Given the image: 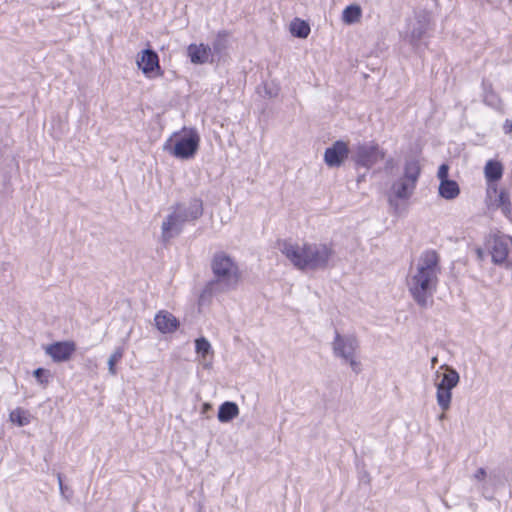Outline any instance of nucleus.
I'll list each match as a JSON object with an SVG mask.
<instances>
[{
	"instance_id": "obj_1",
	"label": "nucleus",
	"mask_w": 512,
	"mask_h": 512,
	"mask_svg": "<svg viewBox=\"0 0 512 512\" xmlns=\"http://www.w3.org/2000/svg\"><path fill=\"white\" fill-rule=\"evenodd\" d=\"M440 274L439 256L433 250L421 254L414 271L407 278L408 290L414 301L422 308L433 302Z\"/></svg>"
},
{
	"instance_id": "obj_2",
	"label": "nucleus",
	"mask_w": 512,
	"mask_h": 512,
	"mask_svg": "<svg viewBox=\"0 0 512 512\" xmlns=\"http://www.w3.org/2000/svg\"><path fill=\"white\" fill-rule=\"evenodd\" d=\"M279 250L299 270H324L334 256L331 245L325 243L302 244L284 240L279 243Z\"/></svg>"
},
{
	"instance_id": "obj_3",
	"label": "nucleus",
	"mask_w": 512,
	"mask_h": 512,
	"mask_svg": "<svg viewBox=\"0 0 512 512\" xmlns=\"http://www.w3.org/2000/svg\"><path fill=\"white\" fill-rule=\"evenodd\" d=\"M213 278L206 284L205 292L210 294L228 292L236 288L240 272L235 260L225 252H216L211 259Z\"/></svg>"
},
{
	"instance_id": "obj_4",
	"label": "nucleus",
	"mask_w": 512,
	"mask_h": 512,
	"mask_svg": "<svg viewBox=\"0 0 512 512\" xmlns=\"http://www.w3.org/2000/svg\"><path fill=\"white\" fill-rule=\"evenodd\" d=\"M202 214L203 202L199 198L191 199L188 205L177 203L162 222L161 241L163 243L170 242L182 232L186 222L197 220Z\"/></svg>"
},
{
	"instance_id": "obj_5",
	"label": "nucleus",
	"mask_w": 512,
	"mask_h": 512,
	"mask_svg": "<svg viewBox=\"0 0 512 512\" xmlns=\"http://www.w3.org/2000/svg\"><path fill=\"white\" fill-rule=\"evenodd\" d=\"M359 340L353 334H340L335 331V336L332 342V351L335 357L340 358L345 363H348L352 371L359 374L362 370L361 362L357 359V352L359 350Z\"/></svg>"
},
{
	"instance_id": "obj_6",
	"label": "nucleus",
	"mask_w": 512,
	"mask_h": 512,
	"mask_svg": "<svg viewBox=\"0 0 512 512\" xmlns=\"http://www.w3.org/2000/svg\"><path fill=\"white\" fill-rule=\"evenodd\" d=\"M440 368L445 369V373L440 374L439 371L436 372V400L441 410L447 411L451 406L452 390L458 385L460 376L454 368L446 364L442 365Z\"/></svg>"
},
{
	"instance_id": "obj_7",
	"label": "nucleus",
	"mask_w": 512,
	"mask_h": 512,
	"mask_svg": "<svg viewBox=\"0 0 512 512\" xmlns=\"http://www.w3.org/2000/svg\"><path fill=\"white\" fill-rule=\"evenodd\" d=\"M420 173L419 162L415 159H407L404 165L403 176L391 186L392 195L397 199H409L416 188Z\"/></svg>"
},
{
	"instance_id": "obj_8",
	"label": "nucleus",
	"mask_w": 512,
	"mask_h": 512,
	"mask_svg": "<svg viewBox=\"0 0 512 512\" xmlns=\"http://www.w3.org/2000/svg\"><path fill=\"white\" fill-rule=\"evenodd\" d=\"M200 143V137L196 130L190 129L186 134L175 140L172 145L170 138L164 145V150L169 151L179 159H191L196 154Z\"/></svg>"
},
{
	"instance_id": "obj_9",
	"label": "nucleus",
	"mask_w": 512,
	"mask_h": 512,
	"mask_svg": "<svg viewBox=\"0 0 512 512\" xmlns=\"http://www.w3.org/2000/svg\"><path fill=\"white\" fill-rule=\"evenodd\" d=\"M385 155V151L377 143L367 142L355 146L351 158L356 166L370 169L380 160H383Z\"/></svg>"
},
{
	"instance_id": "obj_10",
	"label": "nucleus",
	"mask_w": 512,
	"mask_h": 512,
	"mask_svg": "<svg viewBox=\"0 0 512 512\" xmlns=\"http://www.w3.org/2000/svg\"><path fill=\"white\" fill-rule=\"evenodd\" d=\"M138 68L147 76L155 77L161 75L158 54L152 49L143 50L136 60Z\"/></svg>"
},
{
	"instance_id": "obj_11",
	"label": "nucleus",
	"mask_w": 512,
	"mask_h": 512,
	"mask_svg": "<svg viewBox=\"0 0 512 512\" xmlns=\"http://www.w3.org/2000/svg\"><path fill=\"white\" fill-rule=\"evenodd\" d=\"M349 155V148L346 142L336 141L324 152V161L329 167H340Z\"/></svg>"
},
{
	"instance_id": "obj_12",
	"label": "nucleus",
	"mask_w": 512,
	"mask_h": 512,
	"mask_svg": "<svg viewBox=\"0 0 512 512\" xmlns=\"http://www.w3.org/2000/svg\"><path fill=\"white\" fill-rule=\"evenodd\" d=\"M75 350L76 344L73 341L55 342L45 347V353L57 363L68 361Z\"/></svg>"
},
{
	"instance_id": "obj_13",
	"label": "nucleus",
	"mask_w": 512,
	"mask_h": 512,
	"mask_svg": "<svg viewBox=\"0 0 512 512\" xmlns=\"http://www.w3.org/2000/svg\"><path fill=\"white\" fill-rule=\"evenodd\" d=\"M512 242L505 236L495 237L490 246L492 261L495 264H503L507 261Z\"/></svg>"
},
{
	"instance_id": "obj_14",
	"label": "nucleus",
	"mask_w": 512,
	"mask_h": 512,
	"mask_svg": "<svg viewBox=\"0 0 512 512\" xmlns=\"http://www.w3.org/2000/svg\"><path fill=\"white\" fill-rule=\"evenodd\" d=\"M155 326L163 333H173L179 326V321L170 312L162 310L159 311L154 318Z\"/></svg>"
},
{
	"instance_id": "obj_15",
	"label": "nucleus",
	"mask_w": 512,
	"mask_h": 512,
	"mask_svg": "<svg viewBox=\"0 0 512 512\" xmlns=\"http://www.w3.org/2000/svg\"><path fill=\"white\" fill-rule=\"evenodd\" d=\"M188 56L193 64L212 62L211 47L205 44H190L187 48Z\"/></svg>"
},
{
	"instance_id": "obj_16",
	"label": "nucleus",
	"mask_w": 512,
	"mask_h": 512,
	"mask_svg": "<svg viewBox=\"0 0 512 512\" xmlns=\"http://www.w3.org/2000/svg\"><path fill=\"white\" fill-rule=\"evenodd\" d=\"M438 191L439 195L446 200L455 199L460 194V188L458 183L450 179L441 181Z\"/></svg>"
},
{
	"instance_id": "obj_17",
	"label": "nucleus",
	"mask_w": 512,
	"mask_h": 512,
	"mask_svg": "<svg viewBox=\"0 0 512 512\" xmlns=\"http://www.w3.org/2000/svg\"><path fill=\"white\" fill-rule=\"evenodd\" d=\"M239 414V408L236 403L226 401L218 410V420L222 423H226L237 417Z\"/></svg>"
},
{
	"instance_id": "obj_18",
	"label": "nucleus",
	"mask_w": 512,
	"mask_h": 512,
	"mask_svg": "<svg viewBox=\"0 0 512 512\" xmlns=\"http://www.w3.org/2000/svg\"><path fill=\"white\" fill-rule=\"evenodd\" d=\"M484 174L487 183L497 182L503 174L502 164L498 161L489 160L484 167Z\"/></svg>"
},
{
	"instance_id": "obj_19",
	"label": "nucleus",
	"mask_w": 512,
	"mask_h": 512,
	"mask_svg": "<svg viewBox=\"0 0 512 512\" xmlns=\"http://www.w3.org/2000/svg\"><path fill=\"white\" fill-rule=\"evenodd\" d=\"M290 32L293 36L298 38H306L310 33V26L304 20L295 18L290 23Z\"/></svg>"
},
{
	"instance_id": "obj_20",
	"label": "nucleus",
	"mask_w": 512,
	"mask_h": 512,
	"mask_svg": "<svg viewBox=\"0 0 512 512\" xmlns=\"http://www.w3.org/2000/svg\"><path fill=\"white\" fill-rule=\"evenodd\" d=\"M495 206L500 208L505 216H509L511 213V202L508 192L505 189H501L495 199Z\"/></svg>"
},
{
	"instance_id": "obj_21",
	"label": "nucleus",
	"mask_w": 512,
	"mask_h": 512,
	"mask_svg": "<svg viewBox=\"0 0 512 512\" xmlns=\"http://www.w3.org/2000/svg\"><path fill=\"white\" fill-rule=\"evenodd\" d=\"M361 13L360 6L350 5L344 9L342 19L346 24H353L359 21Z\"/></svg>"
},
{
	"instance_id": "obj_22",
	"label": "nucleus",
	"mask_w": 512,
	"mask_h": 512,
	"mask_svg": "<svg viewBox=\"0 0 512 512\" xmlns=\"http://www.w3.org/2000/svg\"><path fill=\"white\" fill-rule=\"evenodd\" d=\"M124 350L121 347H118L114 350L111 356L108 359V370L111 375H116V364L123 357Z\"/></svg>"
},
{
	"instance_id": "obj_23",
	"label": "nucleus",
	"mask_w": 512,
	"mask_h": 512,
	"mask_svg": "<svg viewBox=\"0 0 512 512\" xmlns=\"http://www.w3.org/2000/svg\"><path fill=\"white\" fill-rule=\"evenodd\" d=\"M195 349L197 354H199L202 358H205L211 352L212 348L211 344L206 338L200 337L195 340Z\"/></svg>"
},
{
	"instance_id": "obj_24",
	"label": "nucleus",
	"mask_w": 512,
	"mask_h": 512,
	"mask_svg": "<svg viewBox=\"0 0 512 512\" xmlns=\"http://www.w3.org/2000/svg\"><path fill=\"white\" fill-rule=\"evenodd\" d=\"M9 418L11 422L18 424L19 426H25L30 422L29 417L26 415L25 411L19 408L13 410L10 413Z\"/></svg>"
},
{
	"instance_id": "obj_25",
	"label": "nucleus",
	"mask_w": 512,
	"mask_h": 512,
	"mask_svg": "<svg viewBox=\"0 0 512 512\" xmlns=\"http://www.w3.org/2000/svg\"><path fill=\"white\" fill-rule=\"evenodd\" d=\"M226 37L223 34H218L214 42L212 43L211 52L220 54L226 48Z\"/></svg>"
},
{
	"instance_id": "obj_26",
	"label": "nucleus",
	"mask_w": 512,
	"mask_h": 512,
	"mask_svg": "<svg viewBox=\"0 0 512 512\" xmlns=\"http://www.w3.org/2000/svg\"><path fill=\"white\" fill-rule=\"evenodd\" d=\"M425 33H426L425 26L421 23H418V26L414 27L410 34L412 43L414 45H416V43L419 42L423 38Z\"/></svg>"
},
{
	"instance_id": "obj_27",
	"label": "nucleus",
	"mask_w": 512,
	"mask_h": 512,
	"mask_svg": "<svg viewBox=\"0 0 512 512\" xmlns=\"http://www.w3.org/2000/svg\"><path fill=\"white\" fill-rule=\"evenodd\" d=\"M448 172H449V166L447 164H442L437 173V177L439 178L440 182L449 180L448 179Z\"/></svg>"
},
{
	"instance_id": "obj_28",
	"label": "nucleus",
	"mask_w": 512,
	"mask_h": 512,
	"mask_svg": "<svg viewBox=\"0 0 512 512\" xmlns=\"http://www.w3.org/2000/svg\"><path fill=\"white\" fill-rule=\"evenodd\" d=\"M46 373V370L43 369V368H37L35 371H34V377L41 383V384H47L48 383V380L47 379H43L42 376Z\"/></svg>"
},
{
	"instance_id": "obj_29",
	"label": "nucleus",
	"mask_w": 512,
	"mask_h": 512,
	"mask_svg": "<svg viewBox=\"0 0 512 512\" xmlns=\"http://www.w3.org/2000/svg\"><path fill=\"white\" fill-rule=\"evenodd\" d=\"M499 193V191L497 190V184L496 182H490L488 183V187H487V195L489 197H492V194H495L497 195Z\"/></svg>"
},
{
	"instance_id": "obj_30",
	"label": "nucleus",
	"mask_w": 512,
	"mask_h": 512,
	"mask_svg": "<svg viewBox=\"0 0 512 512\" xmlns=\"http://www.w3.org/2000/svg\"><path fill=\"white\" fill-rule=\"evenodd\" d=\"M486 475H487L486 470L484 468H479L476 471V473L474 474V478L476 480L481 481V480H484L486 478Z\"/></svg>"
},
{
	"instance_id": "obj_31",
	"label": "nucleus",
	"mask_w": 512,
	"mask_h": 512,
	"mask_svg": "<svg viewBox=\"0 0 512 512\" xmlns=\"http://www.w3.org/2000/svg\"><path fill=\"white\" fill-rule=\"evenodd\" d=\"M395 166V161L393 158H388L385 162V170L386 171H390L394 168Z\"/></svg>"
},
{
	"instance_id": "obj_32",
	"label": "nucleus",
	"mask_w": 512,
	"mask_h": 512,
	"mask_svg": "<svg viewBox=\"0 0 512 512\" xmlns=\"http://www.w3.org/2000/svg\"><path fill=\"white\" fill-rule=\"evenodd\" d=\"M503 128H504L505 133H511L512 132V121L506 120Z\"/></svg>"
},
{
	"instance_id": "obj_33",
	"label": "nucleus",
	"mask_w": 512,
	"mask_h": 512,
	"mask_svg": "<svg viewBox=\"0 0 512 512\" xmlns=\"http://www.w3.org/2000/svg\"><path fill=\"white\" fill-rule=\"evenodd\" d=\"M57 478H58V484H59V489L61 491V494L64 495L65 487L63 485L62 475L60 473H58Z\"/></svg>"
},
{
	"instance_id": "obj_34",
	"label": "nucleus",
	"mask_w": 512,
	"mask_h": 512,
	"mask_svg": "<svg viewBox=\"0 0 512 512\" xmlns=\"http://www.w3.org/2000/svg\"><path fill=\"white\" fill-rule=\"evenodd\" d=\"M476 252H477L478 258L482 259L483 255H484V252L482 251V249L479 248V249L476 250Z\"/></svg>"
},
{
	"instance_id": "obj_35",
	"label": "nucleus",
	"mask_w": 512,
	"mask_h": 512,
	"mask_svg": "<svg viewBox=\"0 0 512 512\" xmlns=\"http://www.w3.org/2000/svg\"><path fill=\"white\" fill-rule=\"evenodd\" d=\"M437 362H438L437 357H433V358L431 359V365H432V367H434V366H435V364H436Z\"/></svg>"
},
{
	"instance_id": "obj_36",
	"label": "nucleus",
	"mask_w": 512,
	"mask_h": 512,
	"mask_svg": "<svg viewBox=\"0 0 512 512\" xmlns=\"http://www.w3.org/2000/svg\"><path fill=\"white\" fill-rule=\"evenodd\" d=\"M445 412H446V411H443V410H442V413L438 416V419H439V420H443V419H445V417H446Z\"/></svg>"
}]
</instances>
